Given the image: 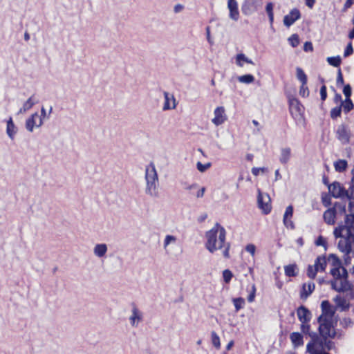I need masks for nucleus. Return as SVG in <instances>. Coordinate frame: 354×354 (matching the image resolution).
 <instances>
[{"label": "nucleus", "instance_id": "ea45409f", "mask_svg": "<svg viewBox=\"0 0 354 354\" xmlns=\"http://www.w3.org/2000/svg\"><path fill=\"white\" fill-rule=\"evenodd\" d=\"M211 339L212 343L214 345V346L216 348L219 349L221 348L220 337L215 331H212L211 333Z\"/></svg>", "mask_w": 354, "mask_h": 354}, {"label": "nucleus", "instance_id": "6e6d98bb", "mask_svg": "<svg viewBox=\"0 0 354 354\" xmlns=\"http://www.w3.org/2000/svg\"><path fill=\"white\" fill-rule=\"evenodd\" d=\"M353 53V48L352 43L349 42L344 50V56L345 57H348L351 55H352Z\"/></svg>", "mask_w": 354, "mask_h": 354}, {"label": "nucleus", "instance_id": "338daca9", "mask_svg": "<svg viewBox=\"0 0 354 354\" xmlns=\"http://www.w3.org/2000/svg\"><path fill=\"white\" fill-rule=\"evenodd\" d=\"M348 271H347V270L344 267L342 266V271H341L340 279H348Z\"/></svg>", "mask_w": 354, "mask_h": 354}, {"label": "nucleus", "instance_id": "bb28decb", "mask_svg": "<svg viewBox=\"0 0 354 354\" xmlns=\"http://www.w3.org/2000/svg\"><path fill=\"white\" fill-rule=\"evenodd\" d=\"M335 213L334 212V209H332L331 208L328 209L326 211L324 212L323 217L324 221L328 225H334L335 223Z\"/></svg>", "mask_w": 354, "mask_h": 354}, {"label": "nucleus", "instance_id": "423d86ee", "mask_svg": "<svg viewBox=\"0 0 354 354\" xmlns=\"http://www.w3.org/2000/svg\"><path fill=\"white\" fill-rule=\"evenodd\" d=\"M319 333L322 337L331 339L335 337H337V339H342L344 335V333L342 330L335 329L333 323L326 326V328H324L323 330L319 329Z\"/></svg>", "mask_w": 354, "mask_h": 354}, {"label": "nucleus", "instance_id": "72a5a7b5", "mask_svg": "<svg viewBox=\"0 0 354 354\" xmlns=\"http://www.w3.org/2000/svg\"><path fill=\"white\" fill-rule=\"evenodd\" d=\"M273 7H274V5L272 2L268 3L266 6V11L268 16L269 21L270 23L271 26H272V24L274 21Z\"/></svg>", "mask_w": 354, "mask_h": 354}, {"label": "nucleus", "instance_id": "393cba45", "mask_svg": "<svg viewBox=\"0 0 354 354\" xmlns=\"http://www.w3.org/2000/svg\"><path fill=\"white\" fill-rule=\"evenodd\" d=\"M290 339L294 347H299L304 344L303 335L300 333H292L290 335Z\"/></svg>", "mask_w": 354, "mask_h": 354}, {"label": "nucleus", "instance_id": "f03ea898", "mask_svg": "<svg viewBox=\"0 0 354 354\" xmlns=\"http://www.w3.org/2000/svg\"><path fill=\"white\" fill-rule=\"evenodd\" d=\"M145 193L152 198H158V176L153 162H150L145 168Z\"/></svg>", "mask_w": 354, "mask_h": 354}, {"label": "nucleus", "instance_id": "680f3d73", "mask_svg": "<svg viewBox=\"0 0 354 354\" xmlns=\"http://www.w3.org/2000/svg\"><path fill=\"white\" fill-rule=\"evenodd\" d=\"M320 95H321V100L322 101L326 100L327 97V91H326V86L325 85H323L320 88Z\"/></svg>", "mask_w": 354, "mask_h": 354}, {"label": "nucleus", "instance_id": "b1692460", "mask_svg": "<svg viewBox=\"0 0 354 354\" xmlns=\"http://www.w3.org/2000/svg\"><path fill=\"white\" fill-rule=\"evenodd\" d=\"M291 158V149L290 147L281 148L280 151L279 162L286 165Z\"/></svg>", "mask_w": 354, "mask_h": 354}, {"label": "nucleus", "instance_id": "864d4df0", "mask_svg": "<svg viewBox=\"0 0 354 354\" xmlns=\"http://www.w3.org/2000/svg\"><path fill=\"white\" fill-rule=\"evenodd\" d=\"M293 215V207L292 205H289L286 207L285 213L283 214V220L286 218H292Z\"/></svg>", "mask_w": 354, "mask_h": 354}, {"label": "nucleus", "instance_id": "c756f323", "mask_svg": "<svg viewBox=\"0 0 354 354\" xmlns=\"http://www.w3.org/2000/svg\"><path fill=\"white\" fill-rule=\"evenodd\" d=\"M297 266L295 264H290L284 267L285 274L288 277H295L297 275Z\"/></svg>", "mask_w": 354, "mask_h": 354}, {"label": "nucleus", "instance_id": "c85d7f7f", "mask_svg": "<svg viewBox=\"0 0 354 354\" xmlns=\"http://www.w3.org/2000/svg\"><path fill=\"white\" fill-rule=\"evenodd\" d=\"M37 102L35 100V95L30 96L23 104L22 107L19 109V113H25L30 110Z\"/></svg>", "mask_w": 354, "mask_h": 354}, {"label": "nucleus", "instance_id": "f257e3e1", "mask_svg": "<svg viewBox=\"0 0 354 354\" xmlns=\"http://www.w3.org/2000/svg\"><path fill=\"white\" fill-rule=\"evenodd\" d=\"M207 241L206 249L211 253L218 250H223L222 253L225 258L230 257V243L225 241L226 231L219 223L215 225L205 234Z\"/></svg>", "mask_w": 354, "mask_h": 354}, {"label": "nucleus", "instance_id": "2f4dec72", "mask_svg": "<svg viewBox=\"0 0 354 354\" xmlns=\"http://www.w3.org/2000/svg\"><path fill=\"white\" fill-rule=\"evenodd\" d=\"M334 209V212L336 214H346V205L342 203H335L334 207L331 208Z\"/></svg>", "mask_w": 354, "mask_h": 354}, {"label": "nucleus", "instance_id": "603ef678", "mask_svg": "<svg viewBox=\"0 0 354 354\" xmlns=\"http://www.w3.org/2000/svg\"><path fill=\"white\" fill-rule=\"evenodd\" d=\"M236 59L239 62V60H242V62H245L248 64H254L252 59L248 58L244 54L240 53L238 54L236 57Z\"/></svg>", "mask_w": 354, "mask_h": 354}, {"label": "nucleus", "instance_id": "f3484780", "mask_svg": "<svg viewBox=\"0 0 354 354\" xmlns=\"http://www.w3.org/2000/svg\"><path fill=\"white\" fill-rule=\"evenodd\" d=\"M131 313L132 314L129 317L130 324L132 326L137 327L138 323L142 319V313L135 305L133 306Z\"/></svg>", "mask_w": 354, "mask_h": 354}, {"label": "nucleus", "instance_id": "e433bc0d", "mask_svg": "<svg viewBox=\"0 0 354 354\" xmlns=\"http://www.w3.org/2000/svg\"><path fill=\"white\" fill-rule=\"evenodd\" d=\"M296 71L297 79L301 82L302 84H306L308 79L304 71L301 68L297 67L296 68Z\"/></svg>", "mask_w": 354, "mask_h": 354}, {"label": "nucleus", "instance_id": "cd10ccee", "mask_svg": "<svg viewBox=\"0 0 354 354\" xmlns=\"http://www.w3.org/2000/svg\"><path fill=\"white\" fill-rule=\"evenodd\" d=\"M107 252V245L105 243H99L95 245L93 248L94 254L99 257L102 258L104 257Z\"/></svg>", "mask_w": 354, "mask_h": 354}, {"label": "nucleus", "instance_id": "774afa93", "mask_svg": "<svg viewBox=\"0 0 354 354\" xmlns=\"http://www.w3.org/2000/svg\"><path fill=\"white\" fill-rule=\"evenodd\" d=\"M353 2L354 1L353 0H346L343 7V11H346L351 8L353 4Z\"/></svg>", "mask_w": 354, "mask_h": 354}, {"label": "nucleus", "instance_id": "a878e982", "mask_svg": "<svg viewBox=\"0 0 354 354\" xmlns=\"http://www.w3.org/2000/svg\"><path fill=\"white\" fill-rule=\"evenodd\" d=\"M327 265V261L324 256H319L316 258L314 263V266L318 270V272H324L326 270Z\"/></svg>", "mask_w": 354, "mask_h": 354}, {"label": "nucleus", "instance_id": "7c9ffc66", "mask_svg": "<svg viewBox=\"0 0 354 354\" xmlns=\"http://www.w3.org/2000/svg\"><path fill=\"white\" fill-rule=\"evenodd\" d=\"M348 166L347 161L345 160H338L334 162V167L336 171L343 172L344 171Z\"/></svg>", "mask_w": 354, "mask_h": 354}, {"label": "nucleus", "instance_id": "473e14b6", "mask_svg": "<svg viewBox=\"0 0 354 354\" xmlns=\"http://www.w3.org/2000/svg\"><path fill=\"white\" fill-rule=\"evenodd\" d=\"M327 260L332 265L333 268L342 266V261L334 254H329Z\"/></svg>", "mask_w": 354, "mask_h": 354}, {"label": "nucleus", "instance_id": "f704fd0d", "mask_svg": "<svg viewBox=\"0 0 354 354\" xmlns=\"http://www.w3.org/2000/svg\"><path fill=\"white\" fill-rule=\"evenodd\" d=\"M341 107H343L344 111L347 113L351 111L353 107V103L351 98H346L345 101L342 102V104H340Z\"/></svg>", "mask_w": 354, "mask_h": 354}, {"label": "nucleus", "instance_id": "39448f33", "mask_svg": "<svg viewBox=\"0 0 354 354\" xmlns=\"http://www.w3.org/2000/svg\"><path fill=\"white\" fill-rule=\"evenodd\" d=\"M258 207L261 209L264 214H268L272 209L270 198L268 194L262 192L258 189L257 196Z\"/></svg>", "mask_w": 354, "mask_h": 354}, {"label": "nucleus", "instance_id": "a211bd4d", "mask_svg": "<svg viewBox=\"0 0 354 354\" xmlns=\"http://www.w3.org/2000/svg\"><path fill=\"white\" fill-rule=\"evenodd\" d=\"M328 339V338L322 337V339H320L319 338V340L315 346V348L324 351H325V349L330 351L335 348V342Z\"/></svg>", "mask_w": 354, "mask_h": 354}, {"label": "nucleus", "instance_id": "09e8293b", "mask_svg": "<svg viewBox=\"0 0 354 354\" xmlns=\"http://www.w3.org/2000/svg\"><path fill=\"white\" fill-rule=\"evenodd\" d=\"M176 237L173 235H167L164 241V248H166L170 243H175Z\"/></svg>", "mask_w": 354, "mask_h": 354}, {"label": "nucleus", "instance_id": "13d9d810", "mask_svg": "<svg viewBox=\"0 0 354 354\" xmlns=\"http://www.w3.org/2000/svg\"><path fill=\"white\" fill-rule=\"evenodd\" d=\"M306 84H302L299 89V94L303 97H308L309 95V90L306 86Z\"/></svg>", "mask_w": 354, "mask_h": 354}, {"label": "nucleus", "instance_id": "4d7b16f0", "mask_svg": "<svg viewBox=\"0 0 354 354\" xmlns=\"http://www.w3.org/2000/svg\"><path fill=\"white\" fill-rule=\"evenodd\" d=\"M343 93L346 98H351L352 94V89L349 84H346L344 86Z\"/></svg>", "mask_w": 354, "mask_h": 354}, {"label": "nucleus", "instance_id": "8fccbe9b", "mask_svg": "<svg viewBox=\"0 0 354 354\" xmlns=\"http://www.w3.org/2000/svg\"><path fill=\"white\" fill-rule=\"evenodd\" d=\"M210 167H211L210 162H207L206 164H202L201 162H198L196 164V168L201 172H205Z\"/></svg>", "mask_w": 354, "mask_h": 354}, {"label": "nucleus", "instance_id": "2eb2a0df", "mask_svg": "<svg viewBox=\"0 0 354 354\" xmlns=\"http://www.w3.org/2000/svg\"><path fill=\"white\" fill-rule=\"evenodd\" d=\"M289 108L291 115L296 116L301 115L303 111V106L301 104L299 101L295 97L289 98Z\"/></svg>", "mask_w": 354, "mask_h": 354}, {"label": "nucleus", "instance_id": "052dcab7", "mask_svg": "<svg viewBox=\"0 0 354 354\" xmlns=\"http://www.w3.org/2000/svg\"><path fill=\"white\" fill-rule=\"evenodd\" d=\"M245 250L254 257L256 252V246L252 243L248 244L245 246Z\"/></svg>", "mask_w": 354, "mask_h": 354}, {"label": "nucleus", "instance_id": "5fc2aeb1", "mask_svg": "<svg viewBox=\"0 0 354 354\" xmlns=\"http://www.w3.org/2000/svg\"><path fill=\"white\" fill-rule=\"evenodd\" d=\"M256 292V287L254 284H252L250 288V292L248 297V301L249 302H252L254 300Z\"/></svg>", "mask_w": 354, "mask_h": 354}, {"label": "nucleus", "instance_id": "a18cd8bd", "mask_svg": "<svg viewBox=\"0 0 354 354\" xmlns=\"http://www.w3.org/2000/svg\"><path fill=\"white\" fill-rule=\"evenodd\" d=\"M341 113H342L341 106L334 107L330 111V117L333 119H336L337 118H338L341 115Z\"/></svg>", "mask_w": 354, "mask_h": 354}, {"label": "nucleus", "instance_id": "58836bf2", "mask_svg": "<svg viewBox=\"0 0 354 354\" xmlns=\"http://www.w3.org/2000/svg\"><path fill=\"white\" fill-rule=\"evenodd\" d=\"M240 82L244 84H250L254 81V77L251 74H246L238 77Z\"/></svg>", "mask_w": 354, "mask_h": 354}, {"label": "nucleus", "instance_id": "1a4fd4ad", "mask_svg": "<svg viewBox=\"0 0 354 354\" xmlns=\"http://www.w3.org/2000/svg\"><path fill=\"white\" fill-rule=\"evenodd\" d=\"M43 123L42 118H39L38 113L35 112L26 120V128L29 132H32L35 127L39 128Z\"/></svg>", "mask_w": 354, "mask_h": 354}, {"label": "nucleus", "instance_id": "9d476101", "mask_svg": "<svg viewBox=\"0 0 354 354\" xmlns=\"http://www.w3.org/2000/svg\"><path fill=\"white\" fill-rule=\"evenodd\" d=\"M340 284L339 286H337L336 281H330V283L331 285L332 289L339 292H344L349 290H351L353 288V286L351 283L348 281V279H339Z\"/></svg>", "mask_w": 354, "mask_h": 354}, {"label": "nucleus", "instance_id": "0eeeda50", "mask_svg": "<svg viewBox=\"0 0 354 354\" xmlns=\"http://www.w3.org/2000/svg\"><path fill=\"white\" fill-rule=\"evenodd\" d=\"M328 191L334 198H344L348 194V191H346L339 182L336 181L328 185Z\"/></svg>", "mask_w": 354, "mask_h": 354}, {"label": "nucleus", "instance_id": "20e7f679", "mask_svg": "<svg viewBox=\"0 0 354 354\" xmlns=\"http://www.w3.org/2000/svg\"><path fill=\"white\" fill-rule=\"evenodd\" d=\"M322 314L317 318L318 330L326 328V326L333 323L332 319L335 310L328 300H324L321 304Z\"/></svg>", "mask_w": 354, "mask_h": 354}, {"label": "nucleus", "instance_id": "c9c22d12", "mask_svg": "<svg viewBox=\"0 0 354 354\" xmlns=\"http://www.w3.org/2000/svg\"><path fill=\"white\" fill-rule=\"evenodd\" d=\"M352 174V178L350 183V187L348 188V196H345L348 199H354V167L353 168L351 171Z\"/></svg>", "mask_w": 354, "mask_h": 354}, {"label": "nucleus", "instance_id": "6ab92c4d", "mask_svg": "<svg viewBox=\"0 0 354 354\" xmlns=\"http://www.w3.org/2000/svg\"><path fill=\"white\" fill-rule=\"evenodd\" d=\"M259 0H245L242 6V11L245 15L256 11L259 6Z\"/></svg>", "mask_w": 354, "mask_h": 354}, {"label": "nucleus", "instance_id": "3c124183", "mask_svg": "<svg viewBox=\"0 0 354 354\" xmlns=\"http://www.w3.org/2000/svg\"><path fill=\"white\" fill-rule=\"evenodd\" d=\"M232 277H233V274L230 270H225L223 272V280L225 283H229L231 281Z\"/></svg>", "mask_w": 354, "mask_h": 354}, {"label": "nucleus", "instance_id": "0e129e2a", "mask_svg": "<svg viewBox=\"0 0 354 354\" xmlns=\"http://www.w3.org/2000/svg\"><path fill=\"white\" fill-rule=\"evenodd\" d=\"M266 170V168L264 167H253L252 169V174L254 176H258L260 173V171L263 172Z\"/></svg>", "mask_w": 354, "mask_h": 354}, {"label": "nucleus", "instance_id": "a19ab883", "mask_svg": "<svg viewBox=\"0 0 354 354\" xmlns=\"http://www.w3.org/2000/svg\"><path fill=\"white\" fill-rule=\"evenodd\" d=\"M335 300L337 304L342 308V310L345 311L349 308V304H346L344 299H342L340 297H337Z\"/></svg>", "mask_w": 354, "mask_h": 354}, {"label": "nucleus", "instance_id": "6e6552de", "mask_svg": "<svg viewBox=\"0 0 354 354\" xmlns=\"http://www.w3.org/2000/svg\"><path fill=\"white\" fill-rule=\"evenodd\" d=\"M336 138L342 144H348L350 141V131L344 124H339L335 131Z\"/></svg>", "mask_w": 354, "mask_h": 354}, {"label": "nucleus", "instance_id": "aec40b11", "mask_svg": "<svg viewBox=\"0 0 354 354\" xmlns=\"http://www.w3.org/2000/svg\"><path fill=\"white\" fill-rule=\"evenodd\" d=\"M315 285L313 282L304 283L300 292V297L302 299H306L314 291Z\"/></svg>", "mask_w": 354, "mask_h": 354}, {"label": "nucleus", "instance_id": "de8ad7c7", "mask_svg": "<svg viewBox=\"0 0 354 354\" xmlns=\"http://www.w3.org/2000/svg\"><path fill=\"white\" fill-rule=\"evenodd\" d=\"M288 41L292 47H297L299 44V37L296 34L291 35V37H289Z\"/></svg>", "mask_w": 354, "mask_h": 354}, {"label": "nucleus", "instance_id": "c03bdc74", "mask_svg": "<svg viewBox=\"0 0 354 354\" xmlns=\"http://www.w3.org/2000/svg\"><path fill=\"white\" fill-rule=\"evenodd\" d=\"M342 268V266L341 267L333 268L330 270V274L334 277L333 281H337V280L340 279Z\"/></svg>", "mask_w": 354, "mask_h": 354}, {"label": "nucleus", "instance_id": "dca6fc26", "mask_svg": "<svg viewBox=\"0 0 354 354\" xmlns=\"http://www.w3.org/2000/svg\"><path fill=\"white\" fill-rule=\"evenodd\" d=\"M300 329L302 333L308 335L311 338L310 342H313L314 345L317 344L319 340V336L315 332L310 331L309 322L301 323Z\"/></svg>", "mask_w": 354, "mask_h": 354}, {"label": "nucleus", "instance_id": "e2e57ef3", "mask_svg": "<svg viewBox=\"0 0 354 354\" xmlns=\"http://www.w3.org/2000/svg\"><path fill=\"white\" fill-rule=\"evenodd\" d=\"M337 85H343L344 84V79L342 74L341 69L339 68L337 77Z\"/></svg>", "mask_w": 354, "mask_h": 354}, {"label": "nucleus", "instance_id": "49530a36", "mask_svg": "<svg viewBox=\"0 0 354 354\" xmlns=\"http://www.w3.org/2000/svg\"><path fill=\"white\" fill-rule=\"evenodd\" d=\"M340 325L343 328H347L348 327H352L353 326V322L352 321L351 319L348 317H345L340 321Z\"/></svg>", "mask_w": 354, "mask_h": 354}, {"label": "nucleus", "instance_id": "412c9836", "mask_svg": "<svg viewBox=\"0 0 354 354\" xmlns=\"http://www.w3.org/2000/svg\"><path fill=\"white\" fill-rule=\"evenodd\" d=\"M17 131L18 128L15 124L12 118L10 117L6 122V133L9 138L13 140Z\"/></svg>", "mask_w": 354, "mask_h": 354}, {"label": "nucleus", "instance_id": "5701e85b", "mask_svg": "<svg viewBox=\"0 0 354 354\" xmlns=\"http://www.w3.org/2000/svg\"><path fill=\"white\" fill-rule=\"evenodd\" d=\"M165 103L163 110H169L176 108L175 98L173 95H170L168 92H164Z\"/></svg>", "mask_w": 354, "mask_h": 354}, {"label": "nucleus", "instance_id": "bf43d9fd", "mask_svg": "<svg viewBox=\"0 0 354 354\" xmlns=\"http://www.w3.org/2000/svg\"><path fill=\"white\" fill-rule=\"evenodd\" d=\"M283 223L287 228L293 230L295 227L294 223L291 220V218H286V220L283 219Z\"/></svg>", "mask_w": 354, "mask_h": 354}, {"label": "nucleus", "instance_id": "4468645a", "mask_svg": "<svg viewBox=\"0 0 354 354\" xmlns=\"http://www.w3.org/2000/svg\"><path fill=\"white\" fill-rule=\"evenodd\" d=\"M227 8L229 10V17L235 21H238L240 15L236 0H228Z\"/></svg>", "mask_w": 354, "mask_h": 354}, {"label": "nucleus", "instance_id": "4be33fe9", "mask_svg": "<svg viewBox=\"0 0 354 354\" xmlns=\"http://www.w3.org/2000/svg\"><path fill=\"white\" fill-rule=\"evenodd\" d=\"M343 238L344 239L340 240L338 243V248L341 252L345 253V255H348L352 250L351 243L346 236Z\"/></svg>", "mask_w": 354, "mask_h": 354}, {"label": "nucleus", "instance_id": "4c0bfd02", "mask_svg": "<svg viewBox=\"0 0 354 354\" xmlns=\"http://www.w3.org/2000/svg\"><path fill=\"white\" fill-rule=\"evenodd\" d=\"M328 63L334 66V67H339L342 62V59L340 56H335V57H328L327 58Z\"/></svg>", "mask_w": 354, "mask_h": 354}, {"label": "nucleus", "instance_id": "f8f14e48", "mask_svg": "<svg viewBox=\"0 0 354 354\" xmlns=\"http://www.w3.org/2000/svg\"><path fill=\"white\" fill-rule=\"evenodd\" d=\"M300 17V11L297 8H294L289 12V14L284 16L283 24L286 27H290Z\"/></svg>", "mask_w": 354, "mask_h": 354}, {"label": "nucleus", "instance_id": "9b49d317", "mask_svg": "<svg viewBox=\"0 0 354 354\" xmlns=\"http://www.w3.org/2000/svg\"><path fill=\"white\" fill-rule=\"evenodd\" d=\"M214 117L212 120L213 124L216 126H219L223 124L227 119L225 114V110L223 106H218L214 111Z\"/></svg>", "mask_w": 354, "mask_h": 354}, {"label": "nucleus", "instance_id": "69168bd1", "mask_svg": "<svg viewBox=\"0 0 354 354\" xmlns=\"http://www.w3.org/2000/svg\"><path fill=\"white\" fill-rule=\"evenodd\" d=\"M315 244L318 246H319V245L325 246L326 244V242L325 239L322 236H320L316 240Z\"/></svg>", "mask_w": 354, "mask_h": 354}, {"label": "nucleus", "instance_id": "79ce46f5", "mask_svg": "<svg viewBox=\"0 0 354 354\" xmlns=\"http://www.w3.org/2000/svg\"><path fill=\"white\" fill-rule=\"evenodd\" d=\"M317 272L318 270L315 268V267L313 265H308L306 274L310 279H314Z\"/></svg>", "mask_w": 354, "mask_h": 354}, {"label": "nucleus", "instance_id": "ddd939ff", "mask_svg": "<svg viewBox=\"0 0 354 354\" xmlns=\"http://www.w3.org/2000/svg\"><path fill=\"white\" fill-rule=\"evenodd\" d=\"M297 315L301 323L310 322L312 318L311 312L303 305L297 309Z\"/></svg>", "mask_w": 354, "mask_h": 354}, {"label": "nucleus", "instance_id": "37998d69", "mask_svg": "<svg viewBox=\"0 0 354 354\" xmlns=\"http://www.w3.org/2000/svg\"><path fill=\"white\" fill-rule=\"evenodd\" d=\"M233 304L234 305L236 311L238 312L243 307L245 300L241 297L235 298L233 299Z\"/></svg>", "mask_w": 354, "mask_h": 354}, {"label": "nucleus", "instance_id": "7ed1b4c3", "mask_svg": "<svg viewBox=\"0 0 354 354\" xmlns=\"http://www.w3.org/2000/svg\"><path fill=\"white\" fill-rule=\"evenodd\" d=\"M335 238H348L351 243H354V214L346 215L344 223H340L333 232Z\"/></svg>", "mask_w": 354, "mask_h": 354}]
</instances>
